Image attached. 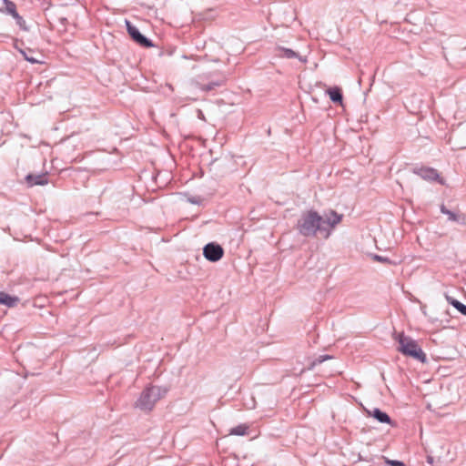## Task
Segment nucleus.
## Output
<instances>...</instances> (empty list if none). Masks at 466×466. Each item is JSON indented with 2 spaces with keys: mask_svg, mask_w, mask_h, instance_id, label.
<instances>
[{
  "mask_svg": "<svg viewBox=\"0 0 466 466\" xmlns=\"http://www.w3.org/2000/svg\"><path fill=\"white\" fill-rule=\"evenodd\" d=\"M342 215L333 210L327 212L321 217L316 211H307L302 214L298 223V228L304 236H314L317 231H324L325 238H328L329 229L340 223Z\"/></svg>",
  "mask_w": 466,
  "mask_h": 466,
  "instance_id": "1",
  "label": "nucleus"
},
{
  "mask_svg": "<svg viewBox=\"0 0 466 466\" xmlns=\"http://www.w3.org/2000/svg\"><path fill=\"white\" fill-rule=\"evenodd\" d=\"M397 342V350L406 357L412 358L422 363L426 362L427 357L419 343L411 337L403 332L396 333L393 337Z\"/></svg>",
  "mask_w": 466,
  "mask_h": 466,
  "instance_id": "2",
  "label": "nucleus"
},
{
  "mask_svg": "<svg viewBox=\"0 0 466 466\" xmlns=\"http://www.w3.org/2000/svg\"><path fill=\"white\" fill-rule=\"evenodd\" d=\"M167 392V389L164 387H148L141 393V396L137 400L136 405L143 410L149 411L159 400L166 396Z\"/></svg>",
  "mask_w": 466,
  "mask_h": 466,
  "instance_id": "3",
  "label": "nucleus"
},
{
  "mask_svg": "<svg viewBox=\"0 0 466 466\" xmlns=\"http://www.w3.org/2000/svg\"><path fill=\"white\" fill-rule=\"evenodd\" d=\"M203 254L208 260L216 262L223 257L224 250L219 245L209 243L205 246Z\"/></svg>",
  "mask_w": 466,
  "mask_h": 466,
  "instance_id": "4",
  "label": "nucleus"
},
{
  "mask_svg": "<svg viewBox=\"0 0 466 466\" xmlns=\"http://www.w3.org/2000/svg\"><path fill=\"white\" fill-rule=\"evenodd\" d=\"M126 25L129 35L135 42H137L138 45L144 47L153 46V44L143 35H141L138 29L135 25H133L129 21H126Z\"/></svg>",
  "mask_w": 466,
  "mask_h": 466,
  "instance_id": "5",
  "label": "nucleus"
},
{
  "mask_svg": "<svg viewBox=\"0 0 466 466\" xmlns=\"http://www.w3.org/2000/svg\"><path fill=\"white\" fill-rule=\"evenodd\" d=\"M28 186H44L48 182L46 174L28 175L25 177Z\"/></svg>",
  "mask_w": 466,
  "mask_h": 466,
  "instance_id": "6",
  "label": "nucleus"
},
{
  "mask_svg": "<svg viewBox=\"0 0 466 466\" xmlns=\"http://www.w3.org/2000/svg\"><path fill=\"white\" fill-rule=\"evenodd\" d=\"M415 173L424 179L436 180L439 177L437 170L430 167H420L415 170Z\"/></svg>",
  "mask_w": 466,
  "mask_h": 466,
  "instance_id": "7",
  "label": "nucleus"
},
{
  "mask_svg": "<svg viewBox=\"0 0 466 466\" xmlns=\"http://www.w3.org/2000/svg\"><path fill=\"white\" fill-rule=\"evenodd\" d=\"M367 413L369 416L375 418L377 420H379L381 423L391 424V420H390V416L379 409H373L372 410H368Z\"/></svg>",
  "mask_w": 466,
  "mask_h": 466,
  "instance_id": "8",
  "label": "nucleus"
},
{
  "mask_svg": "<svg viewBox=\"0 0 466 466\" xmlns=\"http://www.w3.org/2000/svg\"><path fill=\"white\" fill-rule=\"evenodd\" d=\"M5 10L11 15L15 19H16L17 23L20 24L23 21V18L16 12V5L10 0H3Z\"/></svg>",
  "mask_w": 466,
  "mask_h": 466,
  "instance_id": "9",
  "label": "nucleus"
},
{
  "mask_svg": "<svg viewBox=\"0 0 466 466\" xmlns=\"http://www.w3.org/2000/svg\"><path fill=\"white\" fill-rule=\"evenodd\" d=\"M326 92L329 95V96L332 102L342 105L343 96H342V92H341L340 87H339V86L329 87L326 90Z\"/></svg>",
  "mask_w": 466,
  "mask_h": 466,
  "instance_id": "10",
  "label": "nucleus"
},
{
  "mask_svg": "<svg viewBox=\"0 0 466 466\" xmlns=\"http://www.w3.org/2000/svg\"><path fill=\"white\" fill-rule=\"evenodd\" d=\"M18 302L19 299L17 297L10 296L7 293L0 291V304L12 308L15 307Z\"/></svg>",
  "mask_w": 466,
  "mask_h": 466,
  "instance_id": "11",
  "label": "nucleus"
},
{
  "mask_svg": "<svg viewBox=\"0 0 466 466\" xmlns=\"http://www.w3.org/2000/svg\"><path fill=\"white\" fill-rule=\"evenodd\" d=\"M248 427L245 424L238 425L230 430V434L244 436L248 434Z\"/></svg>",
  "mask_w": 466,
  "mask_h": 466,
  "instance_id": "12",
  "label": "nucleus"
},
{
  "mask_svg": "<svg viewBox=\"0 0 466 466\" xmlns=\"http://www.w3.org/2000/svg\"><path fill=\"white\" fill-rule=\"evenodd\" d=\"M447 300L449 301V303H451L455 309H457L461 313H462L463 315H466V306L462 303H461L460 301L452 299V298H450V297H447Z\"/></svg>",
  "mask_w": 466,
  "mask_h": 466,
  "instance_id": "13",
  "label": "nucleus"
},
{
  "mask_svg": "<svg viewBox=\"0 0 466 466\" xmlns=\"http://www.w3.org/2000/svg\"><path fill=\"white\" fill-rule=\"evenodd\" d=\"M441 212L444 214H447L450 220L457 221L460 218L459 215H457L450 210L445 209L444 207L441 208Z\"/></svg>",
  "mask_w": 466,
  "mask_h": 466,
  "instance_id": "14",
  "label": "nucleus"
},
{
  "mask_svg": "<svg viewBox=\"0 0 466 466\" xmlns=\"http://www.w3.org/2000/svg\"><path fill=\"white\" fill-rule=\"evenodd\" d=\"M281 52H282L281 56H285L287 58L297 57V54L291 49L282 48Z\"/></svg>",
  "mask_w": 466,
  "mask_h": 466,
  "instance_id": "15",
  "label": "nucleus"
},
{
  "mask_svg": "<svg viewBox=\"0 0 466 466\" xmlns=\"http://www.w3.org/2000/svg\"><path fill=\"white\" fill-rule=\"evenodd\" d=\"M22 54L25 60L31 62V63H38L39 61L35 58L33 56L26 54L25 51H22Z\"/></svg>",
  "mask_w": 466,
  "mask_h": 466,
  "instance_id": "16",
  "label": "nucleus"
},
{
  "mask_svg": "<svg viewBox=\"0 0 466 466\" xmlns=\"http://www.w3.org/2000/svg\"><path fill=\"white\" fill-rule=\"evenodd\" d=\"M329 359H331V357L329 355L320 356L319 358H318L316 360L313 361L312 366H315L316 364H320L324 360H329Z\"/></svg>",
  "mask_w": 466,
  "mask_h": 466,
  "instance_id": "17",
  "label": "nucleus"
},
{
  "mask_svg": "<svg viewBox=\"0 0 466 466\" xmlns=\"http://www.w3.org/2000/svg\"><path fill=\"white\" fill-rule=\"evenodd\" d=\"M387 464L390 466H406L402 461L387 460Z\"/></svg>",
  "mask_w": 466,
  "mask_h": 466,
  "instance_id": "18",
  "label": "nucleus"
},
{
  "mask_svg": "<svg viewBox=\"0 0 466 466\" xmlns=\"http://www.w3.org/2000/svg\"><path fill=\"white\" fill-rule=\"evenodd\" d=\"M374 258H375L377 261H380V262H386V261H388V259H387V258H382V257H380V256H375V257H374Z\"/></svg>",
  "mask_w": 466,
  "mask_h": 466,
  "instance_id": "19",
  "label": "nucleus"
}]
</instances>
